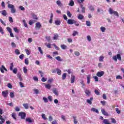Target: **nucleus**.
<instances>
[{
  "mask_svg": "<svg viewBox=\"0 0 124 124\" xmlns=\"http://www.w3.org/2000/svg\"><path fill=\"white\" fill-rule=\"evenodd\" d=\"M26 122H27L28 123H32L33 122V120L31 119V118H27L26 119Z\"/></svg>",
  "mask_w": 124,
  "mask_h": 124,
  "instance_id": "obj_13",
  "label": "nucleus"
},
{
  "mask_svg": "<svg viewBox=\"0 0 124 124\" xmlns=\"http://www.w3.org/2000/svg\"><path fill=\"white\" fill-rule=\"evenodd\" d=\"M91 83V75L87 76V84Z\"/></svg>",
  "mask_w": 124,
  "mask_h": 124,
  "instance_id": "obj_16",
  "label": "nucleus"
},
{
  "mask_svg": "<svg viewBox=\"0 0 124 124\" xmlns=\"http://www.w3.org/2000/svg\"><path fill=\"white\" fill-rule=\"evenodd\" d=\"M69 5V6H74V1L73 0H70Z\"/></svg>",
  "mask_w": 124,
  "mask_h": 124,
  "instance_id": "obj_18",
  "label": "nucleus"
},
{
  "mask_svg": "<svg viewBox=\"0 0 124 124\" xmlns=\"http://www.w3.org/2000/svg\"><path fill=\"white\" fill-rule=\"evenodd\" d=\"M55 24L56 25V26H60V25H61V21L60 20H55Z\"/></svg>",
  "mask_w": 124,
  "mask_h": 124,
  "instance_id": "obj_22",
  "label": "nucleus"
},
{
  "mask_svg": "<svg viewBox=\"0 0 124 124\" xmlns=\"http://www.w3.org/2000/svg\"><path fill=\"white\" fill-rule=\"evenodd\" d=\"M43 99L45 103H47V102H48V99H47L46 97H44Z\"/></svg>",
  "mask_w": 124,
  "mask_h": 124,
  "instance_id": "obj_54",
  "label": "nucleus"
},
{
  "mask_svg": "<svg viewBox=\"0 0 124 124\" xmlns=\"http://www.w3.org/2000/svg\"><path fill=\"white\" fill-rule=\"evenodd\" d=\"M23 106L25 109H29V104L28 103L23 104Z\"/></svg>",
  "mask_w": 124,
  "mask_h": 124,
  "instance_id": "obj_30",
  "label": "nucleus"
},
{
  "mask_svg": "<svg viewBox=\"0 0 124 124\" xmlns=\"http://www.w3.org/2000/svg\"><path fill=\"white\" fill-rule=\"evenodd\" d=\"M41 81L42 82H46V81H47V78L44 77H43L41 79Z\"/></svg>",
  "mask_w": 124,
  "mask_h": 124,
  "instance_id": "obj_61",
  "label": "nucleus"
},
{
  "mask_svg": "<svg viewBox=\"0 0 124 124\" xmlns=\"http://www.w3.org/2000/svg\"><path fill=\"white\" fill-rule=\"evenodd\" d=\"M18 116L21 117V119L22 120H25V119H26V116H27V114L24 112H20L19 113Z\"/></svg>",
  "mask_w": 124,
  "mask_h": 124,
  "instance_id": "obj_4",
  "label": "nucleus"
},
{
  "mask_svg": "<svg viewBox=\"0 0 124 124\" xmlns=\"http://www.w3.org/2000/svg\"><path fill=\"white\" fill-rule=\"evenodd\" d=\"M39 73L41 74V77H43L44 73H43V72L42 71H38Z\"/></svg>",
  "mask_w": 124,
  "mask_h": 124,
  "instance_id": "obj_62",
  "label": "nucleus"
},
{
  "mask_svg": "<svg viewBox=\"0 0 124 124\" xmlns=\"http://www.w3.org/2000/svg\"><path fill=\"white\" fill-rule=\"evenodd\" d=\"M56 60L58 61V62H62V59L60 57V56H57L55 57Z\"/></svg>",
  "mask_w": 124,
  "mask_h": 124,
  "instance_id": "obj_28",
  "label": "nucleus"
},
{
  "mask_svg": "<svg viewBox=\"0 0 124 124\" xmlns=\"http://www.w3.org/2000/svg\"><path fill=\"white\" fill-rule=\"evenodd\" d=\"M73 118L74 119V124H77L78 123V121H77V119H76V116H73Z\"/></svg>",
  "mask_w": 124,
  "mask_h": 124,
  "instance_id": "obj_29",
  "label": "nucleus"
},
{
  "mask_svg": "<svg viewBox=\"0 0 124 124\" xmlns=\"http://www.w3.org/2000/svg\"><path fill=\"white\" fill-rule=\"evenodd\" d=\"M7 87L9 88V89H12V85H11V83H8Z\"/></svg>",
  "mask_w": 124,
  "mask_h": 124,
  "instance_id": "obj_63",
  "label": "nucleus"
},
{
  "mask_svg": "<svg viewBox=\"0 0 124 124\" xmlns=\"http://www.w3.org/2000/svg\"><path fill=\"white\" fill-rule=\"evenodd\" d=\"M104 75V71H101L100 72H98L96 74V76L98 77H102V76H103Z\"/></svg>",
  "mask_w": 124,
  "mask_h": 124,
  "instance_id": "obj_6",
  "label": "nucleus"
},
{
  "mask_svg": "<svg viewBox=\"0 0 124 124\" xmlns=\"http://www.w3.org/2000/svg\"><path fill=\"white\" fill-rule=\"evenodd\" d=\"M32 16L34 20H38V17H37V16L35 15V14H33Z\"/></svg>",
  "mask_w": 124,
  "mask_h": 124,
  "instance_id": "obj_27",
  "label": "nucleus"
},
{
  "mask_svg": "<svg viewBox=\"0 0 124 124\" xmlns=\"http://www.w3.org/2000/svg\"><path fill=\"white\" fill-rule=\"evenodd\" d=\"M86 25L87 27H91V22L89 21H86Z\"/></svg>",
  "mask_w": 124,
  "mask_h": 124,
  "instance_id": "obj_60",
  "label": "nucleus"
},
{
  "mask_svg": "<svg viewBox=\"0 0 124 124\" xmlns=\"http://www.w3.org/2000/svg\"><path fill=\"white\" fill-rule=\"evenodd\" d=\"M13 67H14V64L13 62L10 63V70L12 71L13 70Z\"/></svg>",
  "mask_w": 124,
  "mask_h": 124,
  "instance_id": "obj_23",
  "label": "nucleus"
},
{
  "mask_svg": "<svg viewBox=\"0 0 124 124\" xmlns=\"http://www.w3.org/2000/svg\"><path fill=\"white\" fill-rule=\"evenodd\" d=\"M17 78L20 80V81H23V78H22V77L21 76V74H17Z\"/></svg>",
  "mask_w": 124,
  "mask_h": 124,
  "instance_id": "obj_35",
  "label": "nucleus"
},
{
  "mask_svg": "<svg viewBox=\"0 0 124 124\" xmlns=\"http://www.w3.org/2000/svg\"><path fill=\"white\" fill-rule=\"evenodd\" d=\"M56 70L57 71V74L58 75H61V74H62V70L59 69H56Z\"/></svg>",
  "mask_w": 124,
  "mask_h": 124,
  "instance_id": "obj_44",
  "label": "nucleus"
},
{
  "mask_svg": "<svg viewBox=\"0 0 124 124\" xmlns=\"http://www.w3.org/2000/svg\"><path fill=\"white\" fill-rule=\"evenodd\" d=\"M93 97L90 98V99H87V103H88V104H90V105H91V104L92 103V101H93Z\"/></svg>",
  "mask_w": 124,
  "mask_h": 124,
  "instance_id": "obj_14",
  "label": "nucleus"
},
{
  "mask_svg": "<svg viewBox=\"0 0 124 124\" xmlns=\"http://www.w3.org/2000/svg\"><path fill=\"white\" fill-rule=\"evenodd\" d=\"M53 46L55 47V48L56 49V50H60V48L59 47V46H57L56 44H53Z\"/></svg>",
  "mask_w": 124,
  "mask_h": 124,
  "instance_id": "obj_50",
  "label": "nucleus"
},
{
  "mask_svg": "<svg viewBox=\"0 0 124 124\" xmlns=\"http://www.w3.org/2000/svg\"><path fill=\"white\" fill-rule=\"evenodd\" d=\"M78 18L79 20H83V19H84V16H83V15L79 14Z\"/></svg>",
  "mask_w": 124,
  "mask_h": 124,
  "instance_id": "obj_17",
  "label": "nucleus"
},
{
  "mask_svg": "<svg viewBox=\"0 0 124 124\" xmlns=\"http://www.w3.org/2000/svg\"><path fill=\"white\" fill-rule=\"evenodd\" d=\"M11 46H12L13 48H16V44H15L14 42H12V43H11Z\"/></svg>",
  "mask_w": 124,
  "mask_h": 124,
  "instance_id": "obj_55",
  "label": "nucleus"
},
{
  "mask_svg": "<svg viewBox=\"0 0 124 124\" xmlns=\"http://www.w3.org/2000/svg\"><path fill=\"white\" fill-rule=\"evenodd\" d=\"M94 93H95V94H96V95H99V94H100V93H99V90H95Z\"/></svg>",
  "mask_w": 124,
  "mask_h": 124,
  "instance_id": "obj_42",
  "label": "nucleus"
},
{
  "mask_svg": "<svg viewBox=\"0 0 124 124\" xmlns=\"http://www.w3.org/2000/svg\"><path fill=\"white\" fill-rule=\"evenodd\" d=\"M1 15H3V16H6L7 15V12H6V10H3L1 12Z\"/></svg>",
  "mask_w": 124,
  "mask_h": 124,
  "instance_id": "obj_19",
  "label": "nucleus"
},
{
  "mask_svg": "<svg viewBox=\"0 0 124 124\" xmlns=\"http://www.w3.org/2000/svg\"><path fill=\"white\" fill-rule=\"evenodd\" d=\"M38 51H39L40 54H41V55H43V51H42V49H41V47L39 46L38 47Z\"/></svg>",
  "mask_w": 124,
  "mask_h": 124,
  "instance_id": "obj_34",
  "label": "nucleus"
},
{
  "mask_svg": "<svg viewBox=\"0 0 124 124\" xmlns=\"http://www.w3.org/2000/svg\"><path fill=\"white\" fill-rule=\"evenodd\" d=\"M76 34H78V32L74 31L73 33V36H76Z\"/></svg>",
  "mask_w": 124,
  "mask_h": 124,
  "instance_id": "obj_59",
  "label": "nucleus"
},
{
  "mask_svg": "<svg viewBox=\"0 0 124 124\" xmlns=\"http://www.w3.org/2000/svg\"><path fill=\"white\" fill-rule=\"evenodd\" d=\"M75 20L71 19H69L67 21V24H69V25H73L74 24V22Z\"/></svg>",
  "mask_w": 124,
  "mask_h": 124,
  "instance_id": "obj_10",
  "label": "nucleus"
},
{
  "mask_svg": "<svg viewBox=\"0 0 124 124\" xmlns=\"http://www.w3.org/2000/svg\"><path fill=\"white\" fill-rule=\"evenodd\" d=\"M103 123L104 124H111L109 122V120L108 119H104Z\"/></svg>",
  "mask_w": 124,
  "mask_h": 124,
  "instance_id": "obj_15",
  "label": "nucleus"
},
{
  "mask_svg": "<svg viewBox=\"0 0 124 124\" xmlns=\"http://www.w3.org/2000/svg\"><path fill=\"white\" fill-rule=\"evenodd\" d=\"M52 92L53 93L55 94V95H57V96H59V92L58 91V90H57V89L56 88L53 89Z\"/></svg>",
  "mask_w": 124,
  "mask_h": 124,
  "instance_id": "obj_11",
  "label": "nucleus"
},
{
  "mask_svg": "<svg viewBox=\"0 0 124 124\" xmlns=\"http://www.w3.org/2000/svg\"><path fill=\"white\" fill-rule=\"evenodd\" d=\"M109 13L111 15H112V14H114L115 16H116L117 17H119V13H118V12L117 11H113V9H112V8H111L109 9Z\"/></svg>",
  "mask_w": 124,
  "mask_h": 124,
  "instance_id": "obj_3",
  "label": "nucleus"
},
{
  "mask_svg": "<svg viewBox=\"0 0 124 124\" xmlns=\"http://www.w3.org/2000/svg\"><path fill=\"white\" fill-rule=\"evenodd\" d=\"M9 21L11 23H13V18H12V17L11 16L9 17Z\"/></svg>",
  "mask_w": 124,
  "mask_h": 124,
  "instance_id": "obj_57",
  "label": "nucleus"
},
{
  "mask_svg": "<svg viewBox=\"0 0 124 124\" xmlns=\"http://www.w3.org/2000/svg\"><path fill=\"white\" fill-rule=\"evenodd\" d=\"M0 120H1V122H2V123H4V122H5V119H3L2 118V116L0 115Z\"/></svg>",
  "mask_w": 124,
  "mask_h": 124,
  "instance_id": "obj_51",
  "label": "nucleus"
},
{
  "mask_svg": "<svg viewBox=\"0 0 124 124\" xmlns=\"http://www.w3.org/2000/svg\"><path fill=\"white\" fill-rule=\"evenodd\" d=\"M85 93L88 95V96H90L91 94V91L90 90H86L85 91Z\"/></svg>",
  "mask_w": 124,
  "mask_h": 124,
  "instance_id": "obj_25",
  "label": "nucleus"
},
{
  "mask_svg": "<svg viewBox=\"0 0 124 124\" xmlns=\"http://www.w3.org/2000/svg\"><path fill=\"white\" fill-rule=\"evenodd\" d=\"M110 120H111V123H112V124H116L117 123L115 118H110Z\"/></svg>",
  "mask_w": 124,
  "mask_h": 124,
  "instance_id": "obj_41",
  "label": "nucleus"
},
{
  "mask_svg": "<svg viewBox=\"0 0 124 124\" xmlns=\"http://www.w3.org/2000/svg\"><path fill=\"white\" fill-rule=\"evenodd\" d=\"M65 78H66V73H64L62 75V80H65Z\"/></svg>",
  "mask_w": 124,
  "mask_h": 124,
  "instance_id": "obj_31",
  "label": "nucleus"
},
{
  "mask_svg": "<svg viewBox=\"0 0 124 124\" xmlns=\"http://www.w3.org/2000/svg\"><path fill=\"white\" fill-rule=\"evenodd\" d=\"M15 54H16V55H20V50L18 49H16Z\"/></svg>",
  "mask_w": 124,
  "mask_h": 124,
  "instance_id": "obj_49",
  "label": "nucleus"
},
{
  "mask_svg": "<svg viewBox=\"0 0 124 124\" xmlns=\"http://www.w3.org/2000/svg\"><path fill=\"white\" fill-rule=\"evenodd\" d=\"M116 79H117V80L118 79H123V77H122L121 76L118 75L116 77Z\"/></svg>",
  "mask_w": 124,
  "mask_h": 124,
  "instance_id": "obj_46",
  "label": "nucleus"
},
{
  "mask_svg": "<svg viewBox=\"0 0 124 124\" xmlns=\"http://www.w3.org/2000/svg\"><path fill=\"white\" fill-rule=\"evenodd\" d=\"M23 72H24V73H25V74L28 73V69H27V67H23Z\"/></svg>",
  "mask_w": 124,
  "mask_h": 124,
  "instance_id": "obj_48",
  "label": "nucleus"
},
{
  "mask_svg": "<svg viewBox=\"0 0 124 124\" xmlns=\"http://www.w3.org/2000/svg\"><path fill=\"white\" fill-rule=\"evenodd\" d=\"M56 3L59 6H62V3L61 0H57Z\"/></svg>",
  "mask_w": 124,
  "mask_h": 124,
  "instance_id": "obj_24",
  "label": "nucleus"
},
{
  "mask_svg": "<svg viewBox=\"0 0 124 124\" xmlns=\"http://www.w3.org/2000/svg\"><path fill=\"white\" fill-rule=\"evenodd\" d=\"M41 28V24L40 22H37L35 24V29L36 30H39Z\"/></svg>",
  "mask_w": 124,
  "mask_h": 124,
  "instance_id": "obj_8",
  "label": "nucleus"
},
{
  "mask_svg": "<svg viewBox=\"0 0 124 124\" xmlns=\"http://www.w3.org/2000/svg\"><path fill=\"white\" fill-rule=\"evenodd\" d=\"M89 9L91 11H94V8H93V6H90L89 7Z\"/></svg>",
  "mask_w": 124,
  "mask_h": 124,
  "instance_id": "obj_53",
  "label": "nucleus"
},
{
  "mask_svg": "<svg viewBox=\"0 0 124 124\" xmlns=\"http://www.w3.org/2000/svg\"><path fill=\"white\" fill-rule=\"evenodd\" d=\"M58 37H59V35H58V34H54V36L53 37L54 40H57Z\"/></svg>",
  "mask_w": 124,
  "mask_h": 124,
  "instance_id": "obj_39",
  "label": "nucleus"
},
{
  "mask_svg": "<svg viewBox=\"0 0 124 124\" xmlns=\"http://www.w3.org/2000/svg\"><path fill=\"white\" fill-rule=\"evenodd\" d=\"M67 15L70 18L72 16V14H71L69 11H67Z\"/></svg>",
  "mask_w": 124,
  "mask_h": 124,
  "instance_id": "obj_36",
  "label": "nucleus"
},
{
  "mask_svg": "<svg viewBox=\"0 0 124 124\" xmlns=\"http://www.w3.org/2000/svg\"><path fill=\"white\" fill-rule=\"evenodd\" d=\"M8 90H6L4 91H2V96H3V97H5L6 98V97H7L8 95Z\"/></svg>",
  "mask_w": 124,
  "mask_h": 124,
  "instance_id": "obj_5",
  "label": "nucleus"
},
{
  "mask_svg": "<svg viewBox=\"0 0 124 124\" xmlns=\"http://www.w3.org/2000/svg\"><path fill=\"white\" fill-rule=\"evenodd\" d=\"M112 59L115 62H118V61H122V56H121V54L118 53L116 56L115 55L113 56Z\"/></svg>",
  "mask_w": 124,
  "mask_h": 124,
  "instance_id": "obj_1",
  "label": "nucleus"
},
{
  "mask_svg": "<svg viewBox=\"0 0 124 124\" xmlns=\"http://www.w3.org/2000/svg\"><path fill=\"white\" fill-rule=\"evenodd\" d=\"M101 112H102V114H103V115H104V116H109V114H108V113L107 112H106V111H105V109H104L103 108L102 109Z\"/></svg>",
  "mask_w": 124,
  "mask_h": 124,
  "instance_id": "obj_9",
  "label": "nucleus"
},
{
  "mask_svg": "<svg viewBox=\"0 0 124 124\" xmlns=\"http://www.w3.org/2000/svg\"><path fill=\"white\" fill-rule=\"evenodd\" d=\"M6 30H7V31H8L9 33L12 32V29H11L10 28V27H7L6 28Z\"/></svg>",
  "mask_w": 124,
  "mask_h": 124,
  "instance_id": "obj_38",
  "label": "nucleus"
},
{
  "mask_svg": "<svg viewBox=\"0 0 124 124\" xmlns=\"http://www.w3.org/2000/svg\"><path fill=\"white\" fill-rule=\"evenodd\" d=\"M62 49H63V50L66 49L67 48V46H65V45H62L61 46Z\"/></svg>",
  "mask_w": 124,
  "mask_h": 124,
  "instance_id": "obj_40",
  "label": "nucleus"
},
{
  "mask_svg": "<svg viewBox=\"0 0 124 124\" xmlns=\"http://www.w3.org/2000/svg\"><path fill=\"white\" fill-rule=\"evenodd\" d=\"M0 70L1 73H4V70L5 71H7V69L3 65H2L0 68Z\"/></svg>",
  "mask_w": 124,
  "mask_h": 124,
  "instance_id": "obj_7",
  "label": "nucleus"
},
{
  "mask_svg": "<svg viewBox=\"0 0 124 124\" xmlns=\"http://www.w3.org/2000/svg\"><path fill=\"white\" fill-rule=\"evenodd\" d=\"M25 63L27 65H29V59L28 58H26L25 60Z\"/></svg>",
  "mask_w": 124,
  "mask_h": 124,
  "instance_id": "obj_47",
  "label": "nucleus"
},
{
  "mask_svg": "<svg viewBox=\"0 0 124 124\" xmlns=\"http://www.w3.org/2000/svg\"><path fill=\"white\" fill-rule=\"evenodd\" d=\"M8 8L11 9V13H15L16 12V9H15V7L14 5L11 4H8Z\"/></svg>",
  "mask_w": 124,
  "mask_h": 124,
  "instance_id": "obj_2",
  "label": "nucleus"
},
{
  "mask_svg": "<svg viewBox=\"0 0 124 124\" xmlns=\"http://www.w3.org/2000/svg\"><path fill=\"white\" fill-rule=\"evenodd\" d=\"M75 81V76L72 75L71 78V84H73Z\"/></svg>",
  "mask_w": 124,
  "mask_h": 124,
  "instance_id": "obj_12",
  "label": "nucleus"
},
{
  "mask_svg": "<svg viewBox=\"0 0 124 124\" xmlns=\"http://www.w3.org/2000/svg\"><path fill=\"white\" fill-rule=\"evenodd\" d=\"M115 110L117 114H121V110H120V109H119V108H116Z\"/></svg>",
  "mask_w": 124,
  "mask_h": 124,
  "instance_id": "obj_52",
  "label": "nucleus"
},
{
  "mask_svg": "<svg viewBox=\"0 0 124 124\" xmlns=\"http://www.w3.org/2000/svg\"><path fill=\"white\" fill-rule=\"evenodd\" d=\"M51 124H58L56 120H54L52 122Z\"/></svg>",
  "mask_w": 124,
  "mask_h": 124,
  "instance_id": "obj_64",
  "label": "nucleus"
},
{
  "mask_svg": "<svg viewBox=\"0 0 124 124\" xmlns=\"http://www.w3.org/2000/svg\"><path fill=\"white\" fill-rule=\"evenodd\" d=\"M104 59V56H101L99 57V62H103V60Z\"/></svg>",
  "mask_w": 124,
  "mask_h": 124,
  "instance_id": "obj_32",
  "label": "nucleus"
},
{
  "mask_svg": "<svg viewBox=\"0 0 124 124\" xmlns=\"http://www.w3.org/2000/svg\"><path fill=\"white\" fill-rule=\"evenodd\" d=\"M47 98L48 99V100L50 102H52V96L51 95H49L47 97Z\"/></svg>",
  "mask_w": 124,
  "mask_h": 124,
  "instance_id": "obj_58",
  "label": "nucleus"
},
{
  "mask_svg": "<svg viewBox=\"0 0 124 124\" xmlns=\"http://www.w3.org/2000/svg\"><path fill=\"white\" fill-rule=\"evenodd\" d=\"M12 117L13 119H14L15 121L17 120V118H16V113L14 112L12 114Z\"/></svg>",
  "mask_w": 124,
  "mask_h": 124,
  "instance_id": "obj_20",
  "label": "nucleus"
},
{
  "mask_svg": "<svg viewBox=\"0 0 124 124\" xmlns=\"http://www.w3.org/2000/svg\"><path fill=\"white\" fill-rule=\"evenodd\" d=\"M45 88L48 89V90H50V89L52 88V85L51 84H46L45 85Z\"/></svg>",
  "mask_w": 124,
  "mask_h": 124,
  "instance_id": "obj_21",
  "label": "nucleus"
},
{
  "mask_svg": "<svg viewBox=\"0 0 124 124\" xmlns=\"http://www.w3.org/2000/svg\"><path fill=\"white\" fill-rule=\"evenodd\" d=\"M24 25L26 28H28V24H27V22H26V20H23Z\"/></svg>",
  "mask_w": 124,
  "mask_h": 124,
  "instance_id": "obj_56",
  "label": "nucleus"
},
{
  "mask_svg": "<svg viewBox=\"0 0 124 124\" xmlns=\"http://www.w3.org/2000/svg\"><path fill=\"white\" fill-rule=\"evenodd\" d=\"M17 71H18L17 68H15L14 69H13V72L14 73V74H17Z\"/></svg>",
  "mask_w": 124,
  "mask_h": 124,
  "instance_id": "obj_43",
  "label": "nucleus"
},
{
  "mask_svg": "<svg viewBox=\"0 0 124 124\" xmlns=\"http://www.w3.org/2000/svg\"><path fill=\"white\" fill-rule=\"evenodd\" d=\"M25 52H26L27 55H31V51H30V50H29V49H26L25 50Z\"/></svg>",
  "mask_w": 124,
  "mask_h": 124,
  "instance_id": "obj_45",
  "label": "nucleus"
},
{
  "mask_svg": "<svg viewBox=\"0 0 124 124\" xmlns=\"http://www.w3.org/2000/svg\"><path fill=\"white\" fill-rule=\"evenodd\" d=\"M100 30L102 31V32H104L105 31H106V29L104 27H101L100 28Z\"/></svg>",
  "mask_w": 124,
  "mask_h": 124,
  "instance_id": "obj_37",
  "label": "nucleus"
},
{
  "mask_svg": "<svg viewBox=\"0 0 124 124\" xmlns=\"http://www.w3.org/2000/svg\"><path fill=\"white\" fill-rule=\"evenodd\" d=\"M10 96L11 98H13L15 96V95L14 94V92L10 93Z\"/></svg>",
  "mask_w": 124,
  "mask_h": 124,
  "instance_id": "obj_26",
  "label": "nucleus"
},
{
  "mask_svg": "<svg viewBox=\"0 0 124 124\" xmlns=\"http://www.w3.org/2000/svg\"><path fill=\"white\" fill-rule=\"evenodd\" d=\"M91 111H93V112H95L96 113H98V110L96 109V108H93L91 109Z\"/></svg>",
  "mask_w": 124,
  "mask_h": 124,
  "instance_id": "obj_33",
  "label": "nucleus"
}]
</instances>
